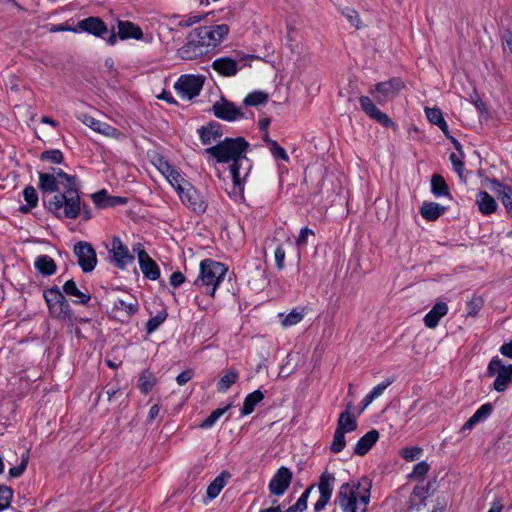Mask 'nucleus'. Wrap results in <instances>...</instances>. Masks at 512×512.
Listing matches in <instances>:
<instances>
[{"label": "nucleus", "mask_w": 512, "mask_h": 512, "mask_svg": "<svg viewBox=\"0 0 512 512\" xmlns=\"http://www.w3.org/2000/svg\"><path fill=\"white\" fill-rule=\"evenodd\" d=\"M285 254L286 252L285 249L283 248V245L278 244L274 251L275 264L278 270H282L285 267Z\"/></svg>", "instance_id": "052dcab7"}, {"label": "nucleus", "mask_w": 512, "mask_h": 512, "mask_svg": "<svg viewBox=\"0 0 512 512\" xmlns=\"http://www.w3.org/2000/svg\"><path fill=\"white\" fill-rule=\"evenodd\" d=\"M448 305L445 302H437L432 309L424 316V324L428 328H435L438 326L441 318L448 313Z\"/></svg>", "instance_id": "393cba45"}, {"label": "nucleus", "mask_w": 512, "mask_h": 512, "mask_svg": "<svg viewBox=\"0 0 512 512\" xmlns=\"http://www.w3.org/2000/svg\"><path fill=\"white\" fill-rule=\"evenodd\" d=\"M484 306V300L481 296L474 295L467 302V316L475 317Z\"/></svg>", "instance_id": "09e8293b"}, {"label": "nucleus", "mask_w": 512, "mask_h": 512, "mask_svg": "<svg viewBox=\"0 0 512 512\" xmlns=\"http://www.w3.org/2000/svg\"><path fill=\"white\" fill-rule=\"evenodd\" d=\"M496 379L493 383V388L497 392H503L506 390L508 384L512 381V364L503 365L502 360L495 356L491 359L487 367V376Z\"/></svg>", "instance_id": "1a4fd4ad"}, {"label": "nucleus", "mask_w": 512, "mask_h": 512, "mask_svg": "<svg viewBox=\"0 0 512 512\" xmlns=\"http://www.w3.org/2000/svg\"><path fill=\"white\" fill-rule=\"evenodd\" d=\"M335 480L336 479H335L334 474L329 473L327 471H324L320 475L319 483H318L320 497L314 505L315 512L322 511L326 507V505L329 503L332 493H333Z\"/></svg>", "instance_id": "4468645a"}, {"label": "nucleus", "mask_w": 512, "mask_h": 512, "mask_svg": "<svg viewBox=\"0 0 512 512\" xmlns=\"http://www.w3.org/2000/svg\"><path fill=\"white\" fill-rule=\"evenodd\" d=\"M118 33L116 34L114 31L111 32L109 37L106 39V42L113 46L117 42V37L121 40L126 39H136L140 40L143 38V32L140 26L130 21L119 20L117 23Z\"/></svg>", "instance_id": "ddd939ff"}, {"label": "nucleus", "mask_w": 512, "mask_h": 512, "mask_svg": "<svg viewBox=\"0 0 512 512\" xmlns=\"http://www.w3.org/2000/svg\"><path fill=\"white\" fill-rule=\"evenodd\" d=\"M393 379H386L380 384L376 385L369 393L376 399L383 394L386 388H388L392 383Z\"/></svg>", "instance_id": "0e129e2a"}, {"label": "nucleus", "mask_w": 512, "mask_h": 512, "mask_svg": "<svg viewBox=\"0 0 512 512\" xmlns=\"http://www.w3.org/2000/svg\"><path fill=\"white\" fill-rule=\"evenodd\" d=\"M371 483L365 478L357 483H343L336 495L335 504L342 512H367Z\"/></svg>", "instance_id": "20e7f679"}, {"label": "nucleus", "mask_w": 512, "mask_h": 512, "mask_svg": "<svg viewBox=\"0 0 512 512\" xmlns=\"http://www.w3.org/2000/svg\"><path fill=\"white\" fill-rule=\"evenodd\" d=\"M155 383L156 377L148 370H145L142 372L139 378V389L143 394H148L152 390Z\"/></svg>", "instance_id": "79ce46f5"}, {"label": "nucleus", "mask_w": 512, "mask_h": 512, "mask_svg": "<svg viewBox=\"0 0 512 512\" xmlns=\"http://www.w3.org/2000/svg\"><path fill=\"white\" fill-rule=\"evenodd\" d=\"M39 158L41 161H49L54 164H60L64 161V155L58 149L43 151Z\"/></svg>", "instance_id": "8fccbe9b"}, {"label": "nucleus", "mask_w": 512, "mask_h": 512, "mask_svg": "<svg viewBox=\"0 0 512 512\" xmlns=\"http://www.w3.org/2000/svg\"><path fill=\"white\" fill-rule=\"evenodd\" d=\"M269 150L274 158L281 159L285 162L289 161V156H288L287 152L285 151V149L283 147H281L277 143V141H275L274 143H271V145L269 146Z\"/></svg>", "instance_id": "13d9d810"}, {"label": "nucleus", "mask_w": 512, "mask_h": 512, "mask_svg": "<svg viewBox=\"0 0 512 512\" xmlns=\"http://www.w3.org/2000/svg\"><path fill=\"white\" fill-rule=\"evenodd\" d=\"M176 192L181 202L197 215L204 214L208 204L201 193L190 183L176 187Z\"/></svg>", "instance_id": "6e6552de"}, {"label": "nucleus", "mask_w": 512, "mask_h": 512, "mask_svg": "<svg viewBox=\"0 0 512 512\" xmlns=\"http://www.w3.org/2000/svg\"><path fill=\"white\" fill-rule=\"evenodd\" d=\"M427 119L434 125H437L446 137H450L448 124L439 108H425Z\"/></svg>", "instance_id": "473e14b6"}, {"label": "nucleus", "mask_w": 512, "mask_h": 512, "mask_svg": "<svg viewBox=\"0 0 512 512\" xmlns=\"http://www.w3.org/2000/svg\"><path fill=\"white\" fill-rule=\"evenodd\" d=\"M446 210L447 208L439 203L425 201L420 208V214L425 220L436 221Z\"/></svg>", "instance_id": "c85d7f7f"}, {"label": "nucleus", "mask_w": 512, "mask_h": 512, "mask_svg": "<svg viewBox=\"0 0 512 512\" xmlns=\"http://www.w3.org/2000/svg\"><path fill=\"white\" fill-rule=\"evenodd\" d=\"M315 485H310L299 497L297 502L290 506L286 512H303L307 509V501L311 491L314 489Z\"/></svg>", "instance_id": "a18cd8bd"}, {"label": "nucleus", "mask_w": 512, "mask_h": 512, "mask_svg": "<svg viewBox=\"0 0 512 512\" xmlns=\"http://www.w3.org/2000/svg\"><path fill=\"white\" fill-rule=\"evenodd\" d=\"M186 281V277L182 272H174L170 276V285L174 288L181 286Z\"/></svg>", "instance_id": "69168bd1"}, {"label": "nucleus", "mask_w": 512, "mask_h": 512, "mask_svg": "<svg viewBox=\"0 0 512 512\" xmlns=\"http://www.w3.org/2000/svg\"><path fill=\"white\" fill-rule=\"evenodd\" d=\"M230 474L226 471L219 474L209 485L207 488V496L210 499L216 498L221 490L224 488V486L227 483V479H229Z\"/></svg>", "instance_id": "e433bc0d"}, {"label": "nucleus", "mask_w": 512, "mask_h": 512, "mask_svg": "<svg viewBox=\"0 0 512 512\" xmlns=\"http://www.w3.org/2000/svg\"><path fill=\"white\" fill-rule=\"evenodd\" d=\"M193 375L194 371L192 369L184 370L176 377V382L178 385L183 386L192 379Z\"/></svg>", "instance_id": "338daca9"}, {"label": "nucleus", "mask_w": 512, "mask_h": 512, "mask_svg": "<svg viewBox=\"0 0 512 512\" xmlns=\"http://www.w3.org/2000/svg\"><path fill=\"white\" fill-rule=\"evenodd\" d=\"M198 134L202 144L210 145L213 142L218 141L222 135V126L220 123L212 121L206 126H202L198 129Z\"/></svg>", "instance_id": "4be33fe9"}, {"label": "nucleus", "mask_w": 512, "mask_h": 512, "mask_svg": "<svg viewBox=\"0 0 512 512\" xmlns=\"http://www.w3.org/2000/svg\"><path fill=\"white\" fill-rule=\"evenodd\" d=\"M43 298L47 305L50 317L67 322H71L73 320L70 304L58 286L55 285L44 290Z\"/></svg>", "instance_id": "423d86ee"}, {"label": "nucleus", "mask_w": 512, "mask_h": 512, "mask_svg": "<svg viewBox=\"0 0 512 512\" xmlns=\"http://www.w3.org/2000/svg\"><path fill=\"white\" fill-rule=\"evenodd\" d=\"M227 24L199 26L191 30L187 42L178 49V55L184 60H193L214 50L228 36Z\"/></svg>", "instance_id": "f03ea898"}, {"label": "nucleus", "mask_w": 512, "mask_h": 512, "mask_svg": "<svg viewBox=\"0 0 512 512\" xmlns=\"http://www.w3.org/2000/svg\"><path fill=\"white\" fill-rule=\"evenodd\" d=\"M264 399V394L260 390H255L248 394L243 402V406L240 409L242 416L250 415L255 407Z\"/></svg>", "instance_id": "f704fd0d"}, {"label": "nucleus", "mask_w": 512, "mask_h": 512, "mask_svg": "<svg viewBox=\"0 0 512 512\" xmlns=\"http://www.w3.org/2000/svg\"><path fill=\"white\" fill-rule=\"evenodd\" d=\"M268 101V94L263 91H254L248 94L244 100L243 104L245 106H259L265 104Z\"/></svg>", "instance_id": "c03bdc74"}, {"label": "nucleus", "mask_w": 512, "mask_h": 512, "mask_svg": "<svg viewBox=\"0 0 512 512\" xmlns=\"http://www.w3.org/2000/svg\"><path fill=\"white\" fill-rule=\"evenodd\" d=\"M462 158H463V156H460V154L457 155L455 153H451L449 156V160L453 166V169L460 178H463V171H464V162H463Z\"/></svg>", "instance_id": "4d7b16f0"}, {"label": "nucleus", "mask_w": 512, "mask_h": 512, "mask_svg": "<svg viewBox=\"0 0 512 512\" xmlns=\"http://www.w3.org/2000/svg\"><path fill=\"white\" fill-rule=\"evenodd\" d=\"M165 178L169 181V183L173 186V188L176 190V187L183 186L181 184L183 178L178 170H176L174 167L164 175Z\"/></svg>", "instance_id": "680f3d73"}, {"label": "nucleus", "mask_w": 512, "mask_h": 512, "mask_svg": "<svg viewBox=\"0 0 512 512\" xmlns=\"http://www.w3.org/2000/svg\"><path fill=\"white\" fill-rule=\"evenodd\" d=\"M28 460H29L28 454L27 453L23 454L20 464L9 469V476L11 478L20 477L25 472V470L27 468Z\"/></svg>", "instance_id": "5fc2aeb1"}, {"label": "nucleus", "mask_w": 512, "mask_h": 512, "mask_svg": "<svg viewBox=\"0 0 512 512\" xmlns=\"http://www.w3.org/2000/svg\"><path fill=\"white\" fill-rule=\"evenodd\" d=\"M91 198L95 206L100 209L125 205L128 202L126 197L111 196L105 189L92 194Z\"/></svg>", "instance_id": "412c9836"}, {"label": "nucleus", "mask_w": 512, "mask_h": 512, "mask_svg": "<svg viewBox=\"0 0 512 512\" xmlns=\"http://www.w3.org/2000/svg\"><path fill=\"white\" fill-rule=\"evenodd\" d=\"M345 432L335 429L334 437L330 446L333 453H340L346 446Z\"/></svg>", "instance_id": "de8ad7c7"}, {"label": "nucleus", "mask_w": 512, "mask_h": 512, "mask_svg": "<svg viewBox=\"0 0 512 512\" xmlns=\"http://www.w3.org/2000/svg\"><path fill=\"white\" fill-rule=\"evenodd\" d=\"M494 191L504 205L506 212L512 217V186L504 185L498 180H492Z\"/></svg>", "instance_id": "bb28decb"}, {"label": "nucleus", "mask_w": 512, "mask_h": 512, "mask_svg": "<svg viewBox=\"0 0 512 512\" xmlns=\"http://www.w3.org/2000/svg\"><path fill=\"white\" fill-rule=\"evenodd\" d=\"M431 192L435 197H451L448 185L444 178L439 174H434L431 177Z\"/></svg>", "instance_id": "4c0bfd02"}, {"label": "nucleus", "mask_w": 512, "mask_h": 512, "mask_svg": "<svg viewBox=\"0 0 512 512\" xmlns=\"http://www.w3.org/2000/svg\"><path fill=\"white\" fill-rule=\"evenodd\" d=\"M303 317H304V313L302 311H297L296 309H293L282 320V325L285 327L296 325L303 319Z\"/></svg>", "instance_id": "864d4df0"}, {"label": "nucleus", "mask_w": 512, "mask_h": 512, "mask_svg": "<svg viewBox=\"0 0 512 512\" xmlns=\"http://www.w3.org/2000/svg\"><path fill=\"white\" fill-rule=\"evenodd\" d=\"M77 28L81 31L94 35L96 37L104 38L108 33V28L105 22L99 17H88L77 23Z\"/></svg>", "instance_id": "aec40b11"}, {"label": "nucleus", "mask_w": 512, "mask_h": 512, "mask_svg": "<svg viewBox=\"0 0 512 512\" xmlns=\"http://www.w3.org/2000/svg\"><path fill=\"white\" fill-rule=\"evenodd\" d=\"M422 453V449L420 447H405L401 450L400 455L406 461H414L419 458Z\"/></svg>", "instance_id": "6e6d98bb"}, {"label": "nucleus", "mask_w": 512, "mask_h": 512, "mask_svg": "<svg viewBox=\"0 0 512 512\" xmlns=\"http://www.w3.org/2000/svg\"><path fill=\"white\" fill-rule=\"evenodd\" d=\"M62 289H63V292H62L63 294L77 298V299L73 300V302L75 304L87 305L91 299V296L89 294L83 293L78 289V287L73 279L66 281L64 283Z\"/></svg>", "instance_id": "c756f323"}, {"label": "nucleus", "mask_w": 512, "mask_h": 512, "mask_svg": "<svg viewBox=\"0 0 512 512\" xmlns=\"http://www.w3.org/2000/svg\"><path fill=\"white\" fill-rule=\"evenodd\" d=\"M12 497L13 490L6 485H0V512L4 511L10 506Z\"/></svg>", "instance_id": "603ef678"}, {"label": "nucleus", "mask_w": 512, "mask_h": 512, "mask_svg": "<svg viewBox=\"0 0 512 512\" xmlns=\"http://www.w3.org/2000/svg\"><path fill=\"white\" fill-rule=\"evenodd\" d=\"M151 163L161 172L162 175H166L173 166L158 152H152L149 154Z\"/></svg>", "instance_id": "a19ab883"}, {"label": "nucleus", "mask_w": 512, "mask_h": 512, "mask_svg": "<svg viewBox=\"0 0 512 512\" xmlns=\"http://www.w3.org/2000/svg\"><path fill=\"white\" fill-rule=\"evenodd\" d=\"M138 263L145 278L155 281L160 277V268L158 264L147 252H142V254H140V261H138Z\"/></svg>", "instance_id": "5701e85b"}, {"label": "nucleus", "mask_w": 512, "mask_h": 512, "mask_svg": "<svg viewBox=\"0 0 512 512\" xmlns=\"http://www.w3.org/2000/svg\"><path fill=\"white\" fill-rule=\"evenodd\" d=\"M38 176L45 208L60 220L77 219L82 211L78 178L54 167Z\"/></svg>", "instance_id": "f257e3e1"}, {"label": "nucleus", "mask_w": 512, "mask_h": 512, "mask_svg": "<svg viewBox=\"0 0 512 512\" xmlns=\"http://www.w3.org/2000/svg\"><path fill=\"white\" fill-rule=\"evenodd\" d=\"M429 497V492L424 490L421 485H416L409 498L408 508L409 512L419 511L421 507L425 506V501Z\"/></svg>", "instance_id": "7c9ffc66"}, {"label": "nucleus", "mask_w": 512, "mask_h": 512, "mask_svg": "<svg viewBox=\"0 0 512 512\" xmlns=\"http://www.w3.org/2000/svg\"><path fill=\"white\" fill-rule=\"evenodd\" d=\"M110 252L113 255L115 266L119 269H124L134 261V256L130 253L128 247L117 236L112 239Z\"/></svg>", "instance_id": "a211bd4d"}, {"label": "nucleus", "mask_w": 512, "mask_h": 512, "mask_svg": "<svg viewBox=\"0 0 512 512\" xmlns=\"http://www.w3.org/2000/svg\"><path fill=\"white\" fill-rule=\"evenodd\" d=\"M352 409L353 403L349 402L346 405V409L339 415L336 429L345 433L353 432L357 429L358 424L356 417L352 415Z\"/></svg>", "instance_id": "b1692460"}, {"label": "nucleus", "mask_w": 512, "mask_h": 512, "mask_svg": "<svg viewBox=\"0 0 512 512\" xmlns=\"http://www.w3.org/2000/svg\"><path fill=\"white\" fill-rule=\"evenodd\" d=\"M249 143L244 137H226L219 140L216 145L204 150V154L215 159L218 163H231L229 169L234 186L241 187L240 168L243 160H247L246 152Z\"/></svg>", "instance_id": "7ed1b4c3"}, {"label": "nucleus", "mask_w": 512, "mask_h": 512, "mask_svg": "<svg viewBox=\"0 0 512 512\" xmlns=\"http://www.w3.org/2000/svg\"><path fill=\"white\" fill-rule=\"evenodd\" d=\"M314 231L308 227H303L300 230L298 237L296 238V244L298 247L306 246L308 242V236H314Z\"/></svg>", "instance_id": "e2e57ef3"}, {"label": "nucleus", "mask_w": 512, "mask_h": 512, "mask_svg": "<svg viewBox=\"0 0 512 512\" xmlns=\"http://www.w3.org/2000/svg\"><path fill=\"white\" fill-rule=\"evenodd\" d=\"M292 476L289 468L285 466L280 467L268 484L269 492L275 496L283 495L290 486Z\"/></svg>", "instance_id": "f3484780"}, {"label": "nucleus", "mask_w": 512, "mask_h": 512, "mask_svg": "<svg viewBox=\"0 0 512 512\" xmlns=\"http://www.w3.org/2000/svg\"><path fill=\"white\" fill-rule=\"evenodd\" d=\"M203 84V76L182 75L176 81L174 88L181 97L192 99L200 94Z\"/></svg>", "instance_id": "9b49d317"}, {"label": "nucleus", "mask_w": 512, "mask_h": 512, "mask_svg": "<svg viewBox=\"0 0 512 512\" xmlns=\"http://www.w3.org/2000/svg\"><path fill=\"white\" fill-rule=\"evenodd\" d=\"M227 273V267L213 259H204L200 263L198 277L193 281V285L204 289V293L214 297L217 287L223 281Z\"/></svg>", "instance_id": "39448f33"}, {"label": "nucleus", "mask_w": 512, "mask_h": 512, "mask_svg": "<svg viewBox=\"0 0 512 512\" xmlns=\"http://www.w3.org/2000/svg\"><path fill=\"white\" fill-rule=\"evenodd\" d=\"M359 103L361 109L369 116L372 120L378 122L380 125L386 128H393L395 130L396 125L392 119L380 109L377 108L375 103L368 96H360Z\"/></svg>", "instance_id": "2eb2a0df"}, {"label": "nucleus", "mask_w": 512, "mask_h": 512, "mask_svg": "<svg viewBox=\"0 0 512 512\" xmlns=\"http://www.w3.org/2000/svg\"><path fill=\"white\" fill-rule=\"evenodd\" d=\"M212 111L215 117L228 122L244 117L240 108L236 107L233 102H230L223 97L221 100L213 104Z\"/></svg>", "instance_id": "dca6fc26"}, {"label": "nucleus", "mask_w": 512, "mask_h": 512, "mask_svg": "<svg viewBox=\"0 0 512 512\" xmlns=\"http://www.w3.org/2000/svg\"><path fill=\"white\" fill-rule=\"evenodd\" d=\"M403 87L404 82L398 77H393L387 81L375 84L370 93L372 95L376 93L375 101L383 105L387 101L394 99Z\"/></svg>", "instance_id": "9d476101"}, {"label": "nucleus", "mask_w": 512, "mask_h": 512, "mask_svg": "<svg viewBox=\"0 0 512 512\" xmlns=\"http://www.w3.org/2000/svg\"><path fill=\"white\" fill-rule=\"evenodd\" d=\"M74 254L78 265L84 273L93 271L97 264V255L92 245L85 241H79L74 245Z\"/></svg>", "instance_id": "f8f14e48"}, {"label": "nucleus", "mask_w": 512, "mask_h": 512, "mask_svg": "<svg viewBox=\"0 0 512 512\" xmlns=\"http://www.w3.org/2000/svg\"><path fill=\"white\" fill-rule=\"evenodd\" d=\"M429 469L430 465L426 461H421L414 466L412 472L407 477L410 480L423 481Z\"/></svg>", "instance_id": "49530a36"}, {"label": "nucleus", "mask_w": 512, "mask_h": 512, "mask_svg": "<svg viewBox=\"0 0 512 512\" xmlns=\"http://www.w3.org/2000/svg\"><path fill=\"white\" fill-rule=\"evenodd\" d=\"M238 373L230 370L225 373L217 383V390L219 392H226L238 380Z\"/></svg>", "instance_id": "37998d69"}, {"label": "nucleus", "mask_w": 512, "mask_h": 512, "mask_svg": "<svg viewBox=\"0 0 512 512\" xmlns=\"http://www.w3.org/2000/svg\"><path fill=\"white\" fill-rule=\"evenodd\" d=\"M342 13L353 27H355L356 29L360 28L361 20L356 10L352 8H346L345 10H343Z\"/></svg>", "instance_id": "bf43d9fd"}, {"label": "nucleus", "mask_w": 512, "mask_h": 512, "mask_svg": "<svg viewBox=\"0 0 512 512\" xmlns=\"http://www.w3.org/2000/svg\"><path fill=\"white\" fill-rule=\"evenodd\" d=\"M114 310L125 312L127 316H131L138 311V302L133 299L128 302L124 299H117L113 304Z\"/></svg>", "instance_id": "ea45409f"}, {"label": "nucleus", "mask_w": 512, "mask_h": 512, "mask_svg": "<svg viewBox=\"0 0 512 512\" xmlns=\"http://www.w3.org/2000/svg\"><path fill=\"white\" fill-rule=\"evenodd\" d=\"M476 204L478 206L479 211L483 215H490L494 212H496L498 204L495 201V199L487 192V191H480L476 195Z\"/></svg>", "instance_id": "cd10ccee"}, {"label": "nucleus", "mask_w": 512, "mask_h": 512, "mask_svg": "<svg viewBox=\"0 0 512 512\" xmlns=\"http://www.w3.org/2000/svg\"><path fill=\"white\" fill-rule=\"evenodd\" d=\"M82 122L95 132L100 133L104 136L116 140H123L125 138V135L121 131H119L118 129H116L115 127L111 126L106 122H102L100 120L95 119L92 116L83 115Z\"/></svg>", "instance_id": "6ab92c4d"}, {"label": "nucleus", "mask_w": 512, "mask_h": 512, "mask_svg": "<svg viewBox=\"0 0 512 512\" xmlns=\"http://www.w3.org/2000/svg\"><path fill=\"white\" fill-rule=\"evenodd\" d=\"M23 197L26 201V204L21 205L19 207V211L23 214H27L38 205L39 197L36 189L31 185H28L24 188Z\"/></svg>", "instance_id": "c9c22d12"}, {"label": "nucleus", "mask_w": 512, "mask_h": 512, "mask_svg": "<svg viewBox=\"0 0 512 512\" xmlns=\"http://www.w3.org/2000/svg\"><path fill=\"white\" fill-rule=\"evenodd\" d=\"M230 408L231 404H228L225 407L215 409L205 420L202 421L199 427L202 429L211 428Z\"/></svg>", "instance_id": "58836bf2"}, {"label": "nucleus", "mask_w": 512, "mask_h": 512, "mask_svg": "<svg viewBox=\"0 0 512 512\" xmlns=\"http://www.w3.org/2000/svg\"><path fill=\"white\" fill-rule=\"evenodd\" d=\"M167 312L162 310L155 316L151 317L146 324V330L148 333H152L159 328V326L166 320Z\"/></svg>", "instance_id": "3c124183"}, {"label": "nucleus", "mask_w": 512, "mask_h": 512, "mask_svg": "<svg viewBox=\"0 0 512 512\" xmlns=\"http://www.w3.org/2000/svg\"><path fill=\"white\" fill-rule=\"evenodd\" d=\"M253 55L237 52L235 58L220 57L212 62V68L221 76L232 77L235 76L239 69L248 65L247 61L254 59Z\"/></svg>", "instance_id": "0eeeda50"}, {"label": "nucleus", "mask_w": 512, "mask_h": 512, "mask_svg": "<svg viewBox=\"0 0 512 512\" xmlns=\"http://www.w3.org/2000/svg\"><path fill=\"white\" fill-rule=\"evenodd\" d=\"M35 269L44 276H51L56 272L57 265L48 255H40L35 259Z\"/></svg>", "instance_id": "72a5a7b5"}, {"label": "nucleus", "mask_w": 512, "mask_h": 512, "mask_svg": "<svg viewBox=\"0 0 512 512\" xmlns=\"http://www.w3.org/2000/svg\"><path fill=\"white\" fill-rule=\"evenodd\" d=\"M500 352L503 356L512 359V341L501 346Z\"/></svg>", "instance_id": "774afa93"}, {"label": "nucleus", "mask_w": 512, "mask_h": 512, "mask_svg": "<svg viewBox=\"0 0 512 512\" xmlns=\"http://www.w3.org/2000/svg\"><path fill=\"white\" fill-rule=\"evenodd\" d=\"M493 405L491 403H485L476 410V412L465 422L462 430H470L479 422L485 420L492 414Z\"/></svg>", "instance_id": "2f4dec72"}, {"label": "nucleus", "mask_w": 512, "mask_h": 512, "mask_svg": "<svg viewBox=\"0 0 512 512\" xmlns=\"http://www.w3.org/2000/svg\"><path fill=\"white\" fill-rule=\"evenodd\" d=\"M379 438V432L375 429L368 431L362 436L354 447V454L364 456L374 446Z\"/></svg>", "instance_id": "a878e982"}]
</instances>
